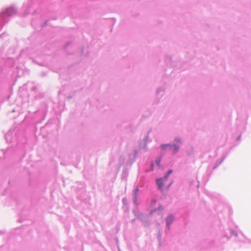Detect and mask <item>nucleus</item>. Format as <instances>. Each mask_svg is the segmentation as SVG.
<instances>
[{
  "label": "nucleus",
  "instance_id": "1",
  "mask_svg": "<svg viewBox=\"0 0 251 251\" xmlns=\"http://www.w3.org/2000/svg\"><path fill=\"white\" fill-rule=\"evenodd\" d=\"M168 147L171 150H172L173 153H176L178 150L179 147L176 145L172 146L170 144H163L161 145V148L164 149L166 147Z\"/></svg>",
  "mask_w": 251,
  "mask_h": 251
},
{
  "label": "nucleus",
  "instance_id": "2",
  "mask_svg": "<svg viewBox=\"0 0 251 251\" xmlns=\"http://www.w3.org/2000/svg\"><path fill=\"white\" fill-rule=\"evenodd\" d=\"M166 180V179H164V177L156 179V183L158 185L159 189H161L163 185V182L164 180Z\"/></svg>",
  "mask_w": 251,
  "mask_h": 251
},
{
  "label": "nucleus",
  "instance_id": "3",
  "mask_svg": "<svg viewBox=\"0 0 251 251\" xmlns=\"http://www.w3.org/2000/svg\"><path fill=\"white\" fill-rule=\"evenodd\" d=\"M174 218L172 215H170L169 216H168L166 219L167 226L170 225L172 222V221L174 220Z\"/></svg>",
  "mask_w": 251,
  "mask_h": 251
},
{
  "label": "nucleus",
  "instance_id": "4",
  "mask_svg": "<svg viewBox=\"0 0 251 251\" xmlns=\"http://www.w3.org/2000/svg\"><path fill=\"white\" fill-rule=\"evenodd\" d=\"M7 13L8 15H11L15 13V10L13 8H9L7 9Z\"/></svg>",
  "mask_w": 251,
  "mask_h": 251
},
{
  "label": "nucleus",
  "instance_id": "5",
  "mask_svg": "<svg viewBox=\"0 0 251 251\" xmlns=\"http://www.w3.org/2000/svg\"><path fill=\"white\" fill-rule=\"evenodd\" d=\"M173 172V171L172 170H169L167 174H166V175L164 177V179H167L169 176V175H170L171 174H172Z\"/></svg>",
  "mask_w": 251,
  "mask_h": 251
},
{
  "label": "nucleus",
  "instance_id": "6",
  "mask_svg": "<svg viewBox=\"0 0 251 251\" xmlns=\"http://www.w3.org/2000/svg\"><path fill=\"white\" fill-rule=\"evenodd\" d=\"M176 142H177L178 143H181V140H180V139H176Z\"/></svg>",
  "mask_w": 251,
  "mask_h": 251
},
{
  "label": "nucleus",
  "instance_id": "7",
  "mask_svg": "<svg viewBox=\"0 0 251 251\" xmlns=\"http://www.w3.org/2000/svg\"><path fill=\"white\" fill-rule=\"evenodd\" d=\"M156 163H157L158 165H159V163H160V160L156 161Z\"/></svg>",
  "mask_w": 251,
  "mask_h": 251
}]
</instances>
